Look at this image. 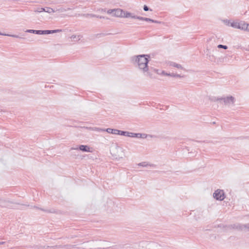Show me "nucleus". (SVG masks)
Listing matches in <instances>:
<instances>
[{
    "label": "nucleus",
    "instance_id": "f257e3e1",
    "mask_svg": "<svg viewBox=\"0 0 249 249\" xmlns=\"http://www.w3.org/2000/svg\"><path fill=\"white\" fill-rule=\"evenodd\" d=\"M150 55L149 54H140L131 57V61L138 66L139 68L143 72H147V74L152 78V74L148 72V64L149 61Z\"/></svg>",
    "mask_w": 249,
    "mask_h": 249
},
{
    "label": "nucleus",
    "instance_id": "f03ea898",
    "mask_svg": "<svg viewBox=\"0 0 249 249\" xmlns=\"http://www.w3.org/2000/svg\"><path fill=\"white\" fill-rule=\"evenodd\" d=\"M218 227L225 229V230L227 229H236L238 231H243V224L240 223H236L232 225H218Z\"/></svg>",
    "mask_w": 249,
    "mask_h": 249
},
{
    "label": "nucleus",
    "instance_id": "7ed1b4c3",
    "mask_svg": "<svg viewBox=\"0 0 249 249\" xmlns=\"http://www.w3.org/2000/svg\"><path fill=\"white\" fill-rule=\"evenodd\" d=\"M213 197L219 201H222L225 198V193L222 190L217 189L213 194Z\"/></svg>",
    "mask_w": 249,
    "mask_h": 249
},
{
    "label": "nucleus",
    "instance_id": "20e7f679",
    "mask_svg": "<svg viewBox=\"0 0 249 249\" xmlns=\"http://www.w3.org/2000/svg\"><path fill=\"white\" fill-rule=\"evenodd\" d=\"M14 203L8 199L0 198V207L2 208H13L12 205Z\"/></svg>",
    "mask_w": 249,
    "mask_h": 249
},
{
    "label": "nucleus",
    "instance_id": "39448f33",
    "mask_svg": "<svg viewBox=\"0 0 249 249\" xmlns=\"http://www.w3.org/2000/svg\"><path fill=\"white\" fill-rule=\"evenodd\" d=\"M84 128H85L86 129H88L89 130H97L98 131H107L108 133L110 134H117L118 129H112V128H107L106 129H103L99 128L94 127H84Z\"/></svg>",
    "mask_w": 249,
    "mask_h": 249
},
{
    "label": "nucleus",
    "instance_id": "423d86ee",
    "mask_svg": "<svg viewBox=\"0 0 249 249\" xmlns=\"http://www.w3.org/2000/svg\"><path fill=\"white\" fill-rule=\"evenodd\" d=\"M217 100H223L225 105H228V104L231 103L233 104L235 102V98L234 97L232 96H228L226 98H217Z\"/></svg>",
    "mask_w": 249,
    "mask_h": 249
},
{
    "label": "nucleus",
    "instance_id": "0eeeda50",
    "mask_svg": "<svg viewBox=\"0 0 249 249\" xmlns=\"http://www.w3.org/2000/svg\"><path fill=\"white\" fill-rule=\"evenodd\" d=\"M124 11L120 8L114 9L113 16L119 18H123Z\"/></svg>",
    "mask_w": 249,
    "mask_h": 249
},
{
    "label": "nucleus",
    "instance_id": "6e6552de",
    "mask_svg": "<svg viewBox=\"0 0 249 249\" xmlns=\"http://www.w3.org/2000/svg\"><path fill=\"white\" fill-rule=\"evenodd\" d=\"M123 18H132L134 19H138L137 18H143L142 17L133 15L131 13L127 12V11H124V14H123Z\"/></svg>",
    "mask_w": 249,
    "mask_h": 249
},
{
    "label": "nucleus",
    "instance_id": "1a4fd4ad",
    "mask_svg": "<svg viewBox=\"0 0 249 249\" xmlns=\"http://www.w3.org/2000/svg\"><path fill=\"white\" fill-rule=\"evenodd\" d=\"M225 22L228 26H231L234 28L240 29V22H230V20H226L225 21Z\"/></svg>",
    "mask_w": 249,
    "mask_h": 249
},
{
    "label": "nucleus",
    "instance_id": "9d476101",
    "mask_svg": "<svg viewBox=\"0 0 249 249\" xmlns=\"http://www.w3.org/2000/svg\"><path fill=\"white\" fill-rule=\"evenodd\" d=\"M138 18V19H139L141 20H143V21H149V22H151L153 23H159V24L163 23V22L160 21L158 20H154L153 19L143 17V18Z\"/></svg>",
    "mask_w": 249,
    "mask_h": 249
},
{
    "label": "nucleus",
    "instance_id": "9b49d317",
    "mask_svg": "<svg viewBox=\"0 0 249 249\" xmlns=\"http://www.w3.org/2000/svg\"><path fill=\"white\" fill-rule=\"evenodd\" d=\"M45 30H36L33 29L27 30L26 32L29 33H33L37 35H45Z\"/></svg>",
    "mask_w": 249,
    "mask_h": 249
},
{
    "label": "nucleus",
    "instance_id": "f8f14e48",
    "mask_svg": "<svg viewBox=\"0 0 249 249\" xmlns=\"http://www.w3.org/2000/svg\"><path fill=\"white\" fill-rule=\"evenodd\" d=\"M161 74L166 76H169L173 77H182V76H181L180 74L174 73H167L165 71H162L161 73Z\"/></svg>",
    "mask_w": 249,
    "mask_h": 249
},
{
    "label": "nucleus",
    "instance_id": "ddd939ff",
    "mask_svg": "<svg viewBox=\"0 0 249 249\" xmlns=\"http://www.w3.org/2000/svg\"><path fill=\"white\" fill-rule=\"evenodd\" d=\"M78 149L83 152H91L90 150V148L87 145H79Z\"/></svg>",
    "mask_w": 249,
    "mask_h": 249
},
{
    "label": "nucleus",
    "instance_id": "4468645a",
    "mask_svg": "<svg viewBox=\"0 0 249 249\" xmlns=\"http://www.w3.org/2000/svg\"><path fill=\"white\" fill-rule=\"evenodd\" d=\"M117 133V135L124 136H127V137H129V134H130V132H129L128 131H122V130H118V132Z\"/></svg>",
    "mask_w": 249,
    "mask_h": 249
},
{
    "label": "nucleus",
    "instance_id": "2eb2a0df",
    "mask_svg": "<svg viewBox=\"0 0 249 249\" xmlns=\"http://www.w3.org/2000/svg\"><path fill=\"white\" fill-rule=\"evenodd\" d=\"M170 66L177 68L178 69H183V67L180 64H177L174 62H171L170 63Z\"/></svg>",
    "mask_w": 249,
    "mask_h": 249
},
{
    "label": "nucleus",
    "instance_id": "dca6fc26",
    "mask_svg": "<svg viewBox=\"0 0 249 249\" xmlns=\"http://www.w3.org/2000/svg\"><path fill=\"white\" fill-rule=\"evenodd\" d=\"M82 37V36L81 35H72L71 36V39L72 41H75L79 40Z\"/></svg>",
    "mask_w": 249,
    "mask_h": 249
},
{
    "label": "nucleus",
    "instance_id": "f3484780",
    "mask_svg": "<svg viewBox=\"0 0 249 249\" xmlns=\"http://www.w3.org/2000/svg\"><path fill=\"white\" fill-rule=\"evenodd\" d=\"M34 207L35 208H36V209H40V210H41L42 211L46 212L49 213H55L56 212L55 210L54 209H51V210H45V209H42V208H38L36 206H34Z\"/></svg>",
    "mask_w": 249,
    "mask_h": 249
},
{
    "label": "nucleus",
    "instance_id": "a211bd4d",
    "mask_svg": "<svg viewBox=\"0 0 249 249\" xmlns=\"http://www.w3.org/2000/svg\"><path fill=\"white\" fill-rule=\"evenodd\" d=\"M110 34H105V33H100V34H96L93 36L94 38H100L101 37L105 36L107 35H110Z\"/></svg>",
    "mask_w": 249,
    "mask_h": 249
},
{
    "label": "nucleus",
    "instance_id": "6ab92c4d",
    "mask_svg": "<svg viewBox=\"0 0 249 249\" xmlns=\"http://www.w3.org/2000/svg\"><path fill=\"white\" fill-rule=\"evenodd\" d=\"M246 25H248V24L245 23L244 22H240V29H242V30H246Z\"/></svg>",
    "mask_w": 249,
    "mask_h": 249
},
{
    "label": "nucleus",
    "instance_id": "aec40b11",
    "mask_svg": "<svg viewBox=\"0 0 249 249\" xmlns=\"http://www.w3.org/2000/svg\"><path fill=\"white\" fill-rule=\"evenodd\" d=\"M45 12L52 13L54 12L55 10L50 7H45Z\"/></svg>",
    "mask_w": 249,
    "mask_h": 249
},
{
    "label": "nucleus",
    "instance_id": "412c9836",
    "mask_svg": "<svg viewBox=\"0 0 249 249\" xmlns=\"http://www.w3.org/2000/svg\"><path fill=\"white\" fill-rule=\"evenodd\" d=\"M130 133L129 137L139 138V133H134L132 132H130Z\"/></svg>",
    "mask_w": 249,
    "mask_h": 249
},
{
    "label": "nucleus",
    "instance_id": "4be33fe9",
    "mask_svg": "<svg viewBox=\"0 0 249 249\" xmlns=\"http://www.w3.org/2000/svg\"><path fill=\"white\" fill-rule=\"evenodd\" d=\"M34 11L35 12L41 13L42 12H45V8L40 7L37 8L36 10H35Z\"/></svg>",
    "mask_w": 249,
    "mask_h": 249
},
{
    "label": "nucleus",
    "instance_id": "5701e85b",
    "mask_svg": "<svg viewBox=\"0 0 249 249\" xmlns=\"http://www.w3.org/2000/svg\"><path fill=\"white\" fill-rule=\"evenodd\" d=\"M245 230L249 231V223L243 224V231H245Z\"/></svg>",
    "mask_w": 249,
    "mask_h": 249
},
{
    "label": "nucleus",
    "instance_id": "b1692460",
    "mask_svg": "<svg viewBox=\"0 0 249 249\" xmlns=\"http://www.w3.org/2000/svg\"><path fill=\"white\" fill-rule=\"evenodd\" d=\"M147 136V134L145 133H139V138L145 139Z\"/></svg>",
    "mask_w": 249,
    "mask_h": 249
},
{
    "label": "nucleus",
    "instance_id": "393cba45",
    "mask_svg": "<svg viewBox=\"0 0 249 249\" xmlns=\"http://www.w3.org/2000/svg\"><path fill=\"white\" fill-rule=\"evenodd\" d=\"M217 48L219 49H224L225 50H226L228 49V46L226 45L219 44L217 46Z\"/></svg>",
    "mask_w": 249,
    "mask_h": 249
},
{
    "label": "nucleus",
    "instance_id": "a878e982",
    "mask_svg": "<svg viewBox=\"0 0 249 249\" xmlns=\"http://www.w3.org/2000/svg\"><path fill=\"white\" fill-rule=\"evenodd\" d=\"M143 10H144V11H149V10H150V11H152V9H151L150 8H149V7H148L147 5H144L143 6Z\"/></svg>",
    "mask_w": 249,
    "mask_h": 249
},
{
    "label": "nucleus",
    "instance_id": "bb28decb",
    "mask_svg": "<svg viewBox=\"0 0 249 249\" xmlns=\"http://www.w3.org/2000/svg\"><path fill=\"white\" fill-rule=\"evenodd\" d=\"M44 32H45V35H48V34H51L53 33V30H45Z\"/></svg>",
    "mask_w": 249,
    "mask_h": 249
},
{
    "label": "nucleus",
    "instance_id": "cd10ccee",
    "mask_svg": "<svg viewBox=\"0 0 249 249\" xmlns=\"http://www.w3.org/2000/svg\"><path fill=\"white\" fill-rule=\"evenodd\" d=\"M138 165L141 166L146 167L147 166L148 164L146 163V162H142L139 163Z\"/></svg>",
    "mask_w": 249,
    "mask_h": 249
},
{
    "label": "nucleus",
    "instance_id": "c85d7f7f",
    "mask_svg": "<svg viewBox=\"0 0 249 249\" xmlns=\"http://www.w3.org/2000/svg\"><path fill=\"white\" fill-rule=\"evenodd\" d=\"M107 13L109 14H112V16H113V13H114V9H109L107 11Z\"/></svg>",
    "mask_w": 249,
    "mask_h": 249
},
{
    "label": "nucleus",
    "instance_id": "c756f323",
    "mask_svg": "<svg viewBox=\"0 0 249 249\" xmlns=\"http://www.w3.org/2000/svg\"><path fill=\"white\" fill-rule=\"evenodd\" d=\"M62 31V30L61 29L53 30V33H59Z\"/></svg>",
    "mask_w": 249,
    "mask_h": 249
},
{
    "label": "nucleus",
    "instance_id": "7c9ffc66",
    "mask_svg": "<svg viewBox=\"0 0 249 249\" xmlns=\"http://www.w3.org/2000/svg\"><path fill=\"white\" fill-rule=\"evenodd\" d=\"M7 36H12V37H16V38H18V36H17V35H9V34H7Z\"/></svg>",
    "mask_w": 249,
    "mask_h": 249
},
{
    "label": "nucleus",
    "instance_id": "2f4dec72",
    "mask_svg": "<svg viewBox=\"0 0 249 249\" xmlns=\"http://www.w3.org/2000/svg\"><path fill=\"white\" fill-rule=\"evenodd\" d=\"M246 31H249V24H248V25H246Z\"/></svg>",
    "mask_w": 249,
    "mask_h": 249
},
{
    "label": "nucleus",
    "instance_id": "473e14b6",
    "mask_svg": "<svg viewBox=\"0 0 249 249\" xmlns=\"http://www.w3.org/2000/svg\"><path fill=\"white\" fill-rule=\"evenodd\" d=\"M154 71H155L157 73H158V74H160V73L159 72V70H156V69H155V70H154Z\"/></svg>",
    "mask_w": 249,
    "mask_h": 249
},
{
    "label": "nucleus",
    "instance_id": "72a5a7b5",
    "mask_svg": "<svg viewBox=\"0 0 249 249\" xmlns=\"http://www.w3.org/2000/svg\"><path fill=\"white\" fill-rule=\"evenodd\" d=\"M0 35H2V36H7V34H3V33H1V32H0Z\"/></svg>",
    "mask_w": 249,
    "mask_h": 249
},
{
    "label": "nucleus",
    "instance_id": "f704fd0d",
    "mask_svg": "<svg viewBox=\"0 0 249 249\" xmlns=\"http://www.w3.org/2000/svg\"><path fill=\"white\" fill-rule=\"evenodd\" d=\"M97 17H98V18H104V17H102V16H100V17L98 16Z\"/></svg>",
    "mask_w": 249,
    "mask_h": 249
},
{
    "label": "nucleus",
    "instance_id": "c9c22d12",
    "mask_svg": "<svg viewBox=\"0 0 249 249\" xmlns=\"http://www.w3.org/2000/svg\"><path fill=\"white\" fill-rule=\"evenodd\" d=\"M212 124H215V122H213L212 123H211Z\"/></svg>",
    "mask_w": 249,
    "mask_h": 249
},
{
    "label": "nucleus",
    "instance_id": "e433bc0d",
    "mask_svg": "<svg viewBox=\"0 0 249 249\" xmlns=\"http://www.w3.org/2000/svg\"><path fill=\"white\" fill-rule=\"evenodd\" d=\"M4 243V242H0V245L3 244Z\"/></svg>",
    "mask_w": 249,
    "mask_h": 249
},
{
    "label": "nucleus",
    "instance_id": "4c0bfd02",
    "mask_svg": "<svg viewBox=\"0 0 249 249\" xmlns=\"http://www.w3.org/2000/svg\"><path fill=\"white\" fill-rule=\"evenodd\" d=\"M247 50L249 51V46H248V48L247 49Z\"/></svg>",
    "mask_w": 249,
    "mask_h": 249
},
{
    "label": "nucleus",
    "instance_id": "58836bf2",
    "mask_svg": "<svg viewBox=\"0 0 249 249\" xmlns=\"http://www.w3.org/2000/svg\"><path fill=\"white\" fill-rule=\"evenodd\" d=\"M91 16H92V17H96V16H95V15H91Z\"/></svg>",
    "mask_w": 249,
    "mask_h": 249
},
{
    "label": "nucleus",
    "instance_id": "ea45409f",
    "mask_svg": "<svg viewBox=\"0 0 249 249\" xmlns=\"http://www.w3.org/2000/svg\"><path fill=\"white\" fill-rule=\"evenodd\" d=\"M197 142H202V141H197Z\"/></svg>",
    "mask_w": 249,
    "mask_h": 249
},
{
    "label": "nucleus",
    "instance_id": "a19ab883",
    "mask_svg": "<svg viewBox=\"0 0 249 249\" xmlns=\"http://www.w3.org/2000/svg\"><path fill=\"white\" fill-rule=\"evenodd\" d=\"M247 138L249 139V137H247Z\"/></svg>",
    "mask_w": 249,
    "mask_h": 249
}]
</instances>
